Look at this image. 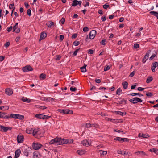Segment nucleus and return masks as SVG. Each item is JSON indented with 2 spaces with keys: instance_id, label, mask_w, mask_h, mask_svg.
Listing matches in <instances>:
<instances>
[{
  "instance_id": "f257e3e1",
  "label": "nucleus",
  "mask_w": 158,
  "mask_h": 158,
  "mask_svg": "<svg viewBox=\"0 0 158 158\" xmlns=\"http://www.w3.org/2000/svg\"><path fill=\"white\" fill-rule=\"evenodd\" d=\"M73 142L72 139H63L61 138L56 137L52 139L49 143L50 144H54L56 145L62 144L64 143H71Z\"/></svg>"
},
{
  "instance_id": "f03ea898",
  "label": "nucleus",
  "mask_w": 158,
  "mask_h": 158,
  "mask_svg": "<svg viewBox=\"0 0 158 158\" xmlns=\"http://www.w3.org/2000/svg\"><path fill=\"white\" fill-rule=\"evenodd\" d=\"M33 135L35 137L39 138L40 137L43 136V133H41V131L39 128H35L33 130Z\"/></svg>"
},
{
  "instance_id": "7ed1b4c3",
  "label": "nucleus",
  "mask_w": 158,
  "mask_h": 158,
  "mask_svg": "<svg viewBox=\"0 0 158 158\" xmlns=\"http://www.w3.org/2000/svg\"><path fill=\"white\" fill-rule=\"evenodd\" d=\"M57 111L61 113L64 114H73V111L69 109H58Z\"/></svg>"
},
{
  "instance_id": "20e7f679",
  "label": "nucleus",
  "mask_w": 158,
  "mask_h": 158,
  "mask_svg": "<svg viewBox=\"0 0 158 158\" xmlns=\"http://www.w3.org/2000/svg\"><path fill=\"white\" fill-rule=\"evenodd\" d=\"M129 101L133 104H135L138 102H142V100L138 97H135L132 99L129 100Z\"/></svg>"
},
{
  "instance_id": "39448f33",
  "label": "nucleus",
  "mask_w": 158,
  "mask_h": 158,
  "mask_svg": "<svg viewBox=\"0 0 158 158\" xmlns=\"http://www.w3.org/2000/svg\"><path fill=\"white\" fill-rule=\"evenodd\" d=\"M42 146V145L41 144L39 143H33L32 145V147L35 150H38Z\"/></svg>"
},
{
  "instance_id": "423d86ee",
  "label": "nucleus",
  "mask_w": 158,
  "mask_h": 158,
  "mask_svg": "<svg viewBox=\"0 0 158 158\" xmlns=\"http://www.w3.org/2000/svg\"><path fill=\"white\" fill-rule=\"evenodd\" d=\"M24 136L21 135H19L17 137V140L18 143H22L24 141Z\"/></svg>"
},
{
  "instance_id": "0eeeda50",
  "label": "nucleus",
  "mask_w": 158,
  "mask_h": 158,
  "mask_svg": "<svg viewBox=\"0 0 158 158\" xmlns=\"http://www.w3.org/2000/svg\"><path fill=\"white\" fill-rule=\"evenodd\" d=\"M151 52V51L150 50L148 51L145 56L143 59L142 62L143 63H145L146 62V60L148 59L149 54Z\"/></svg>"
},
{
  "instance_id": "6e6552de",
  "label": "nucleus",
  "mask_w": 158,
  "mask_h": 158,
  "mask_svg": "<svg viewBox=\"0 0 158 158\" xmlns=\"http://www.w3.org/2000/svg\"><path fill=\"white\" fill-rule=\"evenodd\" d=\"M96 34V31L94 30H92L89 33V38L90 39H93Z\"/></svg>"
},
{
  "instance_id": "1a4fd4ad",
  "label": "nucleus",
  "mask_w": 158,
  "mask_h": 158,
  "mask_svg": "<svg viewBox=\"0 0 158 158\" xmlns=\"http://www.w3.org/2000/svg\"><path fill=\"white\" fill-rule=\"evenodd\" d=\"M0 128L1 131L4 132H6L9 130H11L12 128L9 127H5L0 125Z\"/></svg>"
},
{
  "instance_id": "9d476101",
  "label": "nucleus",
  "mask_w": 158,
  "mask_h": 158,
  "mask_svg": "<svg viewBox=\"0 0 158 158\" xmlns=\"http://www.w3.org/2000/svg\"><path fill=\"white\" fill-rule=\"evenodd\" d=\"M22 70L24 72H27L32 70V68L30 65H27L23 67Z\"/></svg>"
},
{
  "instance_id": "9b49d317",
  "label": "nucleus",
  "mask_w": 158,
  "mask_h": 158,
  "mask_svg": "<svg viewBox=\"0 0 158 158\" xmlns=\"http://www.w3.org/2000/svg\"><path fill=\"white\" fill-rule=\"evenodd\" d=\"M114 140L118 141L119 142L121 141H126L127 142L129 140V139L127 138H121L119 137H116V138H114Z\"/></svg>"
},
{
  "instance_id": "f8f14e48",
  "label": "nucleus",
  "mask_w": 158,
  "mask_h": 158,
  "mask_svg": "<svg viewBox=\"0 0 158 158\" xmlns=\"http://www.w3.org/2000/svg\"><path fill=\"white\" fill-rule=\"evenodd\" d=\"M41 155L37 151H35L33 153V158H40Z\"/></svg>"
},
{
  "instance_id": "ddd939ff",
  "label": "nucleus",
  "mask_w": 158,
  "mask_h": 158,
  "mask_svg": "<svg viewBox=\"0 0 158 158\" xmlns=\"http://www.w3.org/2000/svg\"><path fill=\"white\" fill-rule=\"evenodd\" d=\"M158 66V63L157 62H155L154 63H152V67L151 70L152 72L155 71V68Z\"/></svg>"
},
{
  "instance_id": "4468645a",
  "label": "nucleus",
  "mask_w": 158,
  "mask_h": 158,
  "mask_svg": "<svg viewBox=\"0 0 158 158\" xmlns=\"http://www.w3.org/2000/svg\"><path fill=\"white\" fill-rule=\"evenodd\" d=\"M2 118L4 119H9L10 118V117L8 114L4 112H2Z\"/></svg>"
},
{
  "instance_id": "2eb2a0df",
  "label": "nucleus",
  "mask_w": 158,
  "mask_h": 158,
  "mask_svg": "<svg viewBox=\"0 0 158 158\" xmlns=\"http://www.w3.org/2000/svg\"><path fill=\"white\" fill-rule=\"evenodd\" d=\"M5 92L9 96L11 95L13 93L12 89L10 88L6 89L5 90Z\"/></svg>"
},
{
  "instance_id": "dca6fc26",
  "label": "nucleus",
  "mask_w": 158,
  "mask_h": 158,
  "mask_svg": "<svg viewBox=\"0 0 158 158\" xmlns=\"http://www.w3.org/2000/svg\"><path fill=\"white\" fill-rule=\"evenodd\" d=\"M21 153V151L20 149H18L16 150L15 152V156L14 158H17L19 157Z\"/></svg>"
},
{
  "instance_id": "f3484780",
  "label": "nucleus",
  "mask_w": 158,
  "mask_h": 158,
  "mask_svg": "<svg viewBox=\"0 0 158 158\" xmlns=\"http://www.w3.org/2000/svg\"><path fill=\"white\" fill-rule=\"evenodd\" d=\"M46 24L49 28H51L54 27L55 23L51 21H49Z\"/></svg>"
},
{
  "instance_id": "a211bd4d",
  "label": "nucleus",
  "mask_w": 158,
  "mask_h": 158,
  "mask_svg": "<svg viewBox=\"0 0 158 158\" xmlns=\"http://www.w3.org/2000/svg\"><path fill=\"white\" fill-rule=\"evenodd\" d=\"M47 34L45 33H41L40 37V40L44 39L47 36Z\"/></svg>"
},
{
  "instance_id": "6ab92c4d",
  "label": "nucleus",
  "mask_w": 158,
  "mask_h": 158,
  "mask_svg": "<svg viewBox=\"0 0 158 158\" xmlns=\"http://www.w3.org/2000/svg\"><path fill=\"white\" fill-rule=\"evenodd\" d=\"M77 152L80 155H82L85 153V151L84 150H79L77 151Z\"/></svg>"
},
{
  "instance_id": "aec40b11",
  "label": "nucleus",
  "mask_w": 158,
  "mask_h": 158,
  "mask_svg": "<svg viewBox=\"0 0 158 158\" xmlns=\"http://www.w3.org/2000/svg\"><path fill=\"white\" fill-rule=\"evenodd\" d=\"M150 14L156 17L158 19V12L155 11H151L149 12Z\"/></svg>"
},
{
  "instance_id": "412c9836",
  "label": "nucleus",
  "mask_w": 158,
  "mask_h": 158,
  "mask_svg": "<svg viewBox=\"0 0 158 158\" xmlns=\"http://www.w3.org/2000/svg\"><path fill=\"white\" fill-rule=\"evenodd\" d=\"M139 137H142L143 138H147L149 136L148 134H144L143 133H139L138 135Z\"/></svg>"
},
{
  "instance_id": "4be33fe9",
  "label": "nucleus",
  "mask_w": 158,
  "mask_h": 158,
  "mask_svg": "<svg viewBox=\"0 0 158 158\" xmlns=\"http://www.w3.org/2000/svg\"><path fill=\"white\" fill-rule=\"evenodd\" d=\"M82 144L84 145L85 146H86L87 147L89 146V143L88 141L87 140H83L81 142Z\"/></svg>"
},
{
  "instance_id": "5701e85b",
  "label": "nucleus",
  "mask_w": 158,
  "mask_h": 158,
  "mask_svg": "<svg viewBox=\"0 0 158 158\" xmlns=\"http://www.w3.org/2000/svg\"><path fill=\"white\" fill-rule=\"evenodd\" d=\"M35 117L38 119H43L44 118H43V114H37L35 115Z\"/></svg>"
},
{
  "instance_id": "b1692460",
  "label": "nucleus",
  "mask_w": 158,
  "mask_h": 158,
  "mask_svg": "<svg viewBox=\"0 0 158 158\" xmlns=\"http://www.w3.org/2000/svg\"><path fill=\"white\" fill-rule=\"evenodd\" d=\"M149 151L152 152H154L156 154H158V149L153 148L150 149Z\"/></svg>"
},
{
  "instance_id": "393cba45",
  "label": "nucleus",
  "mask_w": 158,
  "mask_h": 158,
  "mask_svg": "<svg viewBox=\"0 0 158 158\" xmlns=\"http://www.w3.org/2000/svg\"><path fill=\"white\" fill-rule=\"evenodd\" d=\"M87 66V65L85 64H84V66L80 68L81 71L82 72H85L86 71V67Z\"/></svg>"
},
{
  "instance_id": "a878e982",
  "label": "nucleus",
  "mask_w": 158,
  "mask_h": 158,
  "mask_svg": "<svg viewBox=\"0 0 158 158\" xmlns=\"http://www.w3.org/2000/svg\"><path fill=\"white\" fill-rule=\"evenodd\" d=\"M135 153L138 155H146L145 152L143 151L136 152Z\"/></svg>"
},
{
  "instance_id": "bb28decb",
  "label": "nucleus",
  "mask_w": 158,
  "mask_h": 158,
  "mask_svg": "<svg viewBox=\"0 0 158 158\" xmlns=\"http://www.w3.org/2000/svg\"><path fill=\"white\" fill-rule=\"evenodd\" d=\"M122 85L124 89H126L128 87V83L127 81H124L122 83Z\"/></svg>"
},
{
  "instance_id": "cd10ccee",
  "label": "nucleus",
  "mask_w": 158,
  "mask_h": 158,
  "mask_svg": "<svg viewBox=\"0 0 158 158\" xmlns=\"http://www.w3.org/2000/svg\"><path fill=\"white\" fill-rule=\"evenodd\" d=\"M22 100L23 101L25 102H31V100L29 99H27L26 98L24 97H23L22 99Z\"/></svg>"
},
{
  "instance_id": "c85d7f7f",
  "label": "nucleus",
  "mask_w": 158,
  "mask_h": 158,
  "mask_svg": "<svg viewBox=\"0 0 158 158\" xmlns=\"http://www.w3.org/2000/svg\"><path fill=\"white\" fill-rule=\"evenodd\" d=\"M129 95L132 96H135L136 95H139V97L142 96L143 95L141 94L140 93H132Z\"/></svg>"
},
{
  "instance_id": "c756f323",
  "label": "nucleus",
  "mask_w": 158,
  "mask_h": 158,
  "mask_svg": "<svg viewBox=\"0 0 158 158\" xmlns=\"http://www.w3.org/2000/svg\"><path fill=\"white\" fill-rule=\"evenodd\" d=\"M153 80V78L151 76H150L148 77L146 81V82L147 83H150L152 80Z\"/></svg>"
},
{
  "instance_id": "7c9ffc66",
  "label": "nucleus",
  "mask_w": 158,
  "mask_h": 158,
  "mask_svg": "<svg viewBox=\"0 0 158 158\" xmlns=\"http://www.w3.org/2000/svg\"><path fill=\"white\" fill-rule=\"evenodd\" d=\"M101 155H105L107 153V152L105 151H102V150H99L98 152Z\"/></svg>"
},
{
  "instance_id": "2f4dec72",
  "label": "nucleus",
  "mask_w": 158,
  "mask_h": 158,
  "mask_svg": "<svg viewBox=\"0 0 158 158\" xmlns=\"http://www.w3.org/2000/svg\"><path fill=\"white\" fill-rule=\"evenodd\" d=\"M40 79L41 80L44 79L46 77V75L45 74L42 73L40 76Z\"/></svg>"
},
{
  "instance_id": "473e14b6",
  "label": "nucleus",
  "mask_w": 158,
  "mask_h": 158,
  "mask_svg": "<svg viewBox=\"0 0 158 158\" xmlns=\"http://www.w3.org/2000/svg\"><path fill=\"white\" fill-rule=\"evenodd\" d=\"M24 118V116L23 115H21L19 114H17V119H18L20 120H23Z\"/></svg>"
},
{
  "instance_id": "72a5a7b5",
  "label": "nucleus",
  "mask_w": 158,
  "mask_h": 158,
  "mask_svg": "<svg viewBox=\"0 0 158 158\" xmlns=\"http://www.w3.org/2000/svg\"><path fill=\"white\" fill-rule=\"evenodd\" d=\"M116 112L117 114L120 115L122 116L123 115H125L126 114V113L125 112H121L120 111H118Z\"/></svg>"
},
{
  "instance_id": "f704fd0d",
  "label": "nucleus",
  "mask_w": 158,
  "mask_h": 158,
  "mask_svg": "<svg viewBox=\"0 0 158 158\" xmlns=\"http://www.w3.org/2000/svg\"><path fill=\"white\" fill-rule=\"evenodd\" d=\"M17 114H11L10 116V118H12L14 119H17Z\"/></svg>"
},
{
  "instance_id": "c9c22d12",
  "label": "nucleus",
  "mask_w": 158,
  "mask_h": 158,
  "mask_svg": "<svg viewBox=\"0 0 158 158\" xmlns=\"http://www.w3.org/2000/svg\"><path fill=\"white\" fill-rule=\"evenodd\" d=\"M72 4V6H75L78 5V1L77 0H74Z\"/></svg>"
},
{
  "instance_id": "e433bc0d",
  "label": "nucleus",
  "mask_w": 158,
  "mask_h": 158,
  "mask_svg": "<svg viewBox=\"0 0 158 158\" xmlns=\"http://www.w3.org/2000/svg\"><path fill=\"white\" fill-rule=\"evenodd\" d=\"M110 66L106 65L104 68V71H108V70H109L110 69Z\"/></svg>"
},
{
  "instance_id": "4c0bfd02",
  "label": "nucleus",
  "mask_w": 158,
  "mask_h": 158,
  "mask_svg": "<svg viewBox=\"0 0 158 158\" xmlns=\"http://www.w3.org/2000/svg\"><path fill=\"white\" fill-rule=\"evenodd\" d=\"M156 52H155L152 54L151 56L150 57V59L151 60H152L156 56Z\"/></svg>"
},
{
  "instance_id": "58836bf2",
  "label": "nucleus",
  "mask_w": 158,
  "mask_h": 158,
  "mask_svg": "<svg viewBox=\"0 0 158 158\" xmlns=\"http://www.w3.org/2000/svg\"><path fill=\"white\" fill-rule=\"evenodd\" d=\"M122 92V90L120 88L118 89L116 92V93L117 94L119 95L121 94V93Z\"/></svg>"
},
{
  "instance_id": "ea45409f",
  "label": "nucleus",
  "mask_w": 158,
  "mask_h": 158,
  "mask_svg": "<svg viewBox=\"0 0 158 158\" xmlns=\"http://www.w3.org/2000/svg\"><path fill=\"white\" fill-rule=\"evenodd\" d=\"M80 44V42L78 41H75L73 42V44L75 46H78Z\"/></svg>"
},
{
  "instance_id": "a19ab883",
  "label": "nucleus",
  "mask_w": 158,
  "mask_h": 158,
  "mask_svg": "<svg viewBox=\"0 0 158 158\" xmlns=\"http://www.w3.org/2000/svg\"><path fill=\"white\" fill-rule=\"evenodd\" d=\"M51 117V116H50L45 115H43V118H44L43 119H47L50 118Z\"/></svg>"
},
{
  "instance_id": "79ce46f5",
  "label": "nucleus",
  "mask_w": 158,
  "mask_h": 158,
  "mask_svg": "<svg viewBox=\"0 0 158 158\" xmlns=\"http://www.w3.org/2000/svg\"><path fill=\"white\" fill-rule=\"evenodd\" d=\"M146 94L148 97H151L153 95V93L151 92H147L146 93Z\"/></svg>"
},
{
  "instance_id": "37998d69",
  "label": "nucleus",
  "mask_w": 158,
  "mask_h": 158,
  "mask_svg": "<svg viewBox=\"0 0 158 158\" xmlns=\"http://www.w3.org/2000/svg\"><path fill=\"white\" fill-rule=\"evenodd\" d=\"M27 13L29 16H31V10L30 9H28L27 11Z\"/></svg>"
},
{
  "instance_id": "c03bdc74",
  "label": "nucleus",
  "mask_w": 158,
  "mask_h": 158,
  "mask_svg": "<svg viewBox=\"0 0 158 158\" xmlns=\"http://www.w3.org/2000/svg\"><path fill=\"white\" fill-rule=\"evenodd\" d=\"M26 132L27 134H31L32 131L33 132V131H32L31 130L29 129H26Z\"/></svg>"
},
{
  "instance_id": "a18cd8bd",
  "label": "nucleus",
  "mask_w": 158,
  "mask_h": 158,
  "mask_svg": "<svg viewBox=\"0 0 158 158\" xmlns=\"http://www.w3.org/2000/svg\"><path fill=\"white\" fill-rule=\"evenodd\" d=\"M101 44L103 45H105L106 44V41L105 40H102L101 42Z\"/></svg>"
},
{
  "instance_id": "49530a36",
  "label": "nucleus",
  "mask_w": 158,
  "mask_h": 158,
  "mask_svg": "<svg viewBox=\"0 0 158 158\" xmlns=\"http://www.w3.org/2000/svg\"><path fill=\"white\" fill-rule=\"evenodd\" d=\"M89 30V29L87 27H84L83 29V31L85 32L88 31Z\"/></svg>"
},
{
  "instance_id": "de8ad7c7",
  "label": "nucleus",
  "mask_w": 158,
  "mask_h": 158,
  "mask_svg": "<svg viewBox=\"0 0 158 158\" xmlns=\"http://www.w3.org/2000/svg\"><path fill=\"white\" fill-rule=\"evenodd\" d=\"M107 4L106 3V4L103 5V8L105 9H106L109 7V5H107Z\"/></svg>"
},
{
  "instance_id": "09e8293b",
  "label": "nucleus",
  "mask_w": 158,
  "mask_h": 158,
  "mask_svg": "<svg viewBox=\"0 0 158 158\" xmlns=\"http://www.w3.org/2000/svg\"><path fill=\"white\" fill-rule=\"evenodd\" d=\"M139 45L137 43L135 44L134 45V48H135L136 49L139 47Z\"/></svg>"
},
{
  "instance_id": "8fccbe9b",
  "label": "nucleus",
  "mask_w": 158,
  "mask_h": 158,
  "mask_svg": "<svg viewBox=\"0 0 158 158\" xmlns=\"http://www.w3.org/2000/svg\"><path fill=\"white\" fill-rule=\"evenodd\" d=\"M77 90L76 88L75 87H71L70 88V90L72 92H74Z\"/></svg>"
},
{
  "instance_id": "3c124183",
  "label": "nucleus",
  "mask_w": 158,
  "mask_h": 158,
  "mask_svg": "<svg viewBox=\"0 0 158 158\" xmlns=\"http://www.w3.org/2000/svg\"><path fill=\"white\" fill-rule=\"evenodd\" d=\"M64 38V36L62 35H60V41H63V39Z\"/></svg>"
},
{
  "instance_id": "603ef678",
  "label": "nucleus",
  "mask_w": 158,
  "mask_h": 158,
  "mask_svg": "<svg viewBox=\"0 0 158 158\" xmlns=\"http://www.w3.org/2000/svg\"><path fill=\"white\" fill-rule=\"evenodd\" d=\"M9 107L7 106H3V110H6L9 109Z\"/></svg>"
},
{
  "instance_id": "864d4df0",
  "label": "nucleus",
  "mask_w": 158,
  "mask_h": 158,
  "mask_svg": "<svg viewBox=\"0 0 158 158\" xmlns=\"http://www.w3.org/2000/svg\"><path fill=\"white\" fill-rule=\"evenodd\" d=\"M94 53V50L92 49H90L89 50L88 53L89 54H92Z\"/></svg>"
},
{
  "instance_id": "5fc2aeb1",
  "label": "nucleus",
  "mask_w": 158,
  "mask_h": 158,
  "mask_svg": "<svg viewBox=\"0 0 158 158\" xmlns=\"http://www.w3.org/2000/svg\"><path fill=\"white\" fill-rule=\"evenodd\" d=\"M135 71H133L132 72H131L130 73L129 76L131 77H133L134 76V74H135Z\"/></svg>"
},
{
  "instance_id": "6e6d98bb",
  "label": "nucleus",
  "mask_w": 158,
  "mask_h": 158,
  "mask_svg": "<svg viewBox=\"0 0 158 158\" xmlns=\"http://www.w3.org/2000/svg\"><path fill=\"white\" fill-rule=\"evenodd\" d=\"M10 45V43L9 42H6L4 46L6 47H8Z\"/></svg>"
},
{
  "instance_id": "4d7b16f0",
  "label": "nucleus",
  "mask_w": 158,
  "mask_h": 158,
  "mask_svg": "<svg viewBox=\"0 0 158 158\" xmlns=\"http://www.w3.org/2000/svg\"><path fill=\"white\" fill-rule=\"evenodd\" d=\"M12 29V26H10L9 27H7V31L8 32H9L11 31Z\"/></svg>"
},
{
  "instance_id": "13d9d810",
  "label": "nucleus",
  "mask_w": 158,
  "mask_h": 158,
  "mask_svg": "<svg viewBox=\"0 0 158 158\" xmlns=\"http://www.w3.org/2000/svg\"><path fill=\"white\" fill-rule=\"evenodd\" d=\"M126 101L121 100L120 101H118V103H117V104L120 105L123 103V102H126Z\"/></svg>"
},
{
  "instance_id": "bf43d9fd",
  "label": "nucleus",
  "mask_w": 158,
  "mask_h": 158,
  "mask_svg": "<svg viewBox=\"0 0 158 158\" xmlns=\"http://www.w3.org/2000/svg\"><path fill=\"white\" fill-rule=\"evenodd\" d=\"M61 23L62 24H64L65 22V19L64 18H62L60 20Z\"/></svg>"
},
{
  "instance_id": "052dcab7",
  "label": "nucleus",
  "mask_w": 158,
  "mask_h": 158,
  "mask_svg": "<svg viewBox=\"0 0 158 158\" xmlns=\"http://www.w3.org/2000/svg\"><path fill=\"white\" fill-rule=\"evenodd\" d=\"M144 89V88L141 87H139L138 88L137 90L139 91H142Z\"/></svg>"
},
{
  "instance_id": "680f3d73",
  "label": "nucleus",
  "mask_w": 158,
  "mask_h": 158,
  "mask_svg": "<svg viewBox=\"0 0 158 158\" xmlns=\"http://www.w3.org/2000/svg\"><path fill=\"white\" fill-rule=\"evenodd\" d=\"M4 59H5V56H0V61H2L3 60H4Z\"/></svg>"
},
{
  "instance_id": "e2e57ef3",
  "label": "nucleus",
  "mask_w": 158,
  "mask_h": 158,
  "mask_svg": "<svg viewBox=\"0 0 158 158\" xmlns=\"http://www.w3.org/2000/svg\"><path fill=\"white\" fill-rule=\"evenodd\" d=\"M101 20L103 21H105L106 20V16H103L101 18Z\"/></svg>"
},
{
  "instance_id": "0e129e2a",
  "label": "nucleus",
  "mask_w": 158,
  "mask_h": 158,
  "mask_svg": "<svg viewBox=\"0 0 158 158\" xmlns=\"http://www.w3.org/2000/svg\"><path fill=\"white\" fill-rule=\"evenodd\" d=\"M61 56L60 55H57L56 56V60H59L61 58Z\"/></svg>"
},
{
  "instance_id": "69168bd1",
  "label": "nucleus",
  "mask_w": 158,
  "mask_h": 158,
  "mask_svg": "<svg viewBox=\"0 0 158 158\" xmlns=\"http://www.w3.org/2000/svg\"><path fill=\"white\" fill-rule=\"evenodd\" d=\"M86 127L87 128L91 127V124L86 123Z\"/></svg>"
},
{
  "instance_id": "338daca9",
  "label": "nucleus",
  "mask_w": 158,
  "mask_h": 158,
  "mask_svg": "<svg viewBox=\"0 0 158 158\" xmlns=\"http://www.w3.org/2000/svg\"><path fill=\"white\" fill-rule=\"evenodd\" d=\"M24 5L26 8L28 9L29 8V5L27 2H25Z\"/></svg>"
},
{
  "instance_id": "774afa93",
  "label": "nucleus",
  "mask_w": 158,
  "mask_h": 158,
  "mask_svg": "<svg viewBox=\"0 0 158 158\" xmlns=\"http://www.w3.org/2000/svg\"><path fill=\"white\" fill-rule=\"evenodd\" d=\"M14 3L13 4H10L9 6V8L10 9H12L13 8V6H14Z\"/></svg>"
}]
</instances>
